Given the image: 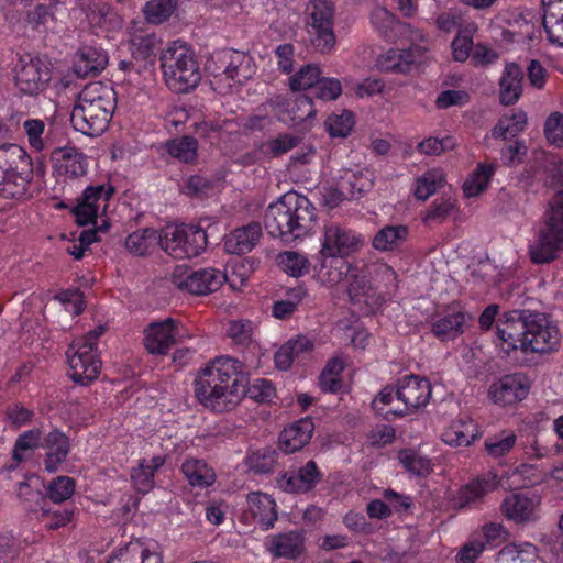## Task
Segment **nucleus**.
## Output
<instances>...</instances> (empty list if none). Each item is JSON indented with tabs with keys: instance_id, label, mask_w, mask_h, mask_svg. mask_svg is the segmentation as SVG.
Here are the masks:
<instances>
[{
	"instance_id": "obj_1",
	"label": "nucleus",
	"mask_w": 563,
	"mask_h": 563,
	"mask_svg": "<svg viewBox=\"0 0 563 563\" xmlns=\"http://www.w3.org/2000/svg\"><path fill=\"white\" fill-rule=\"evenodd\" d=\"M495 344L508 358L518 363L519 352L543 354L555 351L560 344V332L544 313L514 309L498 318Z\"/></svg>"
},
{
	"instance_id": "obj_2",
	"label": "nucleus",
	"mask_w": 563,
	"mask_h": 563,
	"mask_svg": "<svg viewBox=\"0 0 563 563\" xmlns=\"http://www.w3.org/2000/svg\"><path fill=\"white\" fill-rule=\"evenodd\" d=\"M195 393L199 402L214 412L231 410L244 393L242 363L228 355L216 357L199 372Z\"/></svg>"
},
{
	"instance_id": "obj_3",
	"label": "nucleus",
	"mask_w": 563,
	"mask_h": 563,
	"mask_svg": "<svg viewBox=\"0 0 563 563\" xmlns=\"http://www.w3.org/2000/svg\"><path fill=\"white\" fill-rule=\"evenodd\" d=\"M317 223V209L303 195L288 191L269 203L264 214V225L273 238L286 243L311 233Z\"/></svg>"
},
{
	"instance_id": "obj_4",
	"label": "nucleus",
	"mask_w": 563,
	"mask_h": 563,
	"mask_svg": "<svg viewBox=\"0 0 563 563\" xmlns=\"http://www.w3.org/2000/svg\"><path fill=\"white\" fill-rule=\"evenodd\" d=\"M362 244V235L346 225H325L320 251L321 261L313 266L317 279L328 287L345 280L349 273L354 271L349 258L360 251Z\"/></svg>"
},
{
	"instance_id": "obj_5",
	"label": "nucleus",
	"mask_w": 563,
	"mask_h": 563,
	"mask_svg": "<svg viewBox=\"0 0 563 563\" xmlns=\"http://www.w3.org/2000/svg\"><path fill=\"white\" fill-rule=\"evenodd\" d=\"M117 108L113 87L100 81L90 82L79 93L71 113L70 123L84 135H101L109 126Z\"/></svg>"
},
{
	"instance_id": "obj_6",
	"label": "nucleus",
	"mask_w": 563,
	"mask_h": 563,
	"mask_svg": "<svg viewBox=\"0 0 563 563\" xmlns=\"http://www.w3.org/2000/svg\"><path fill=\"white\" fill-rule=\"evenodd\" d=\"M428 378L409 374L398 378L396 386L387 385L373 400L375 413L386 421L402 418L428 405L431 398Z\"/></svg>"
},
{
	"instance_id": "obj_7",
	"label": "nucleus",
	"mask_w": 563,
	"mask_h": 563,
	"mask_svg": "<svg viewBox=\"0 0 563 563\" xmlns=\"http://www.w3.org/2000/svg\"><path fill=\"white\" fill-rule=\"evenodd\" d=\"M161 68L167 87L176 93L194 90L201 80L195 52L185 42L174 41L162 49Z\"/></svg>"
},
{
	"instance_id": "obj_8",
	"label": "nucleus",
	"mask_w": 563,
	"mask_h": 563,
	"mask_svg": "<svg viewBox=\"0 0 563 563\" xmlns=\"http://www.w3.org/2000/svg\"><path fill=\"white\" fill-rule=\"evenodd\" d=\"M34 169L30 154L20 145L0 146V196L5 199H26Z\"/></svg>"
},
{
	"instance_id": "obj_9",
	"label": "nucleus",
	"mask_w": 563,
	"mask_h": 563,
	"mask_svg": "<svg viewBox=\"0 0 563 563\" xmlns=\"http://www.w3.org/2000/svg\"><path fill=\"white\" fill-rule=\"evenodd\" d=\"M563 253V189L550 200L534 243L530 246L529 255L533 264H548Z\"/></svg>"
},
{
	"instance_id": "obj_10",
	"label": "nucleus",
	"mask_w": 563,
	"mask_h": 563,
	"mask_svg": "<svg viewBox=\"0 0 563 563\" xmlns=\"http://www.w3.org/2000/svg\"><path fill=\"white\" fill-rule=\"evenodd\" d=\"M103 331L104 328L99 327L75 339L68 346L66 351L68 376L75 384L88 386L99 377L102 361L98 340Z\"/></svg>"
},
{
	"instance_id": "obj_11",
	"label": "nucleus",
	"mask_w": 563,
	"mask_h": 563,
	"mask_svg": "<svg viewBox=\"0 0 563 563\" xmlns=\"http://www.w3.org/2000/svg\"><path fill=\"white\" fill-rule=\"evenodd\" d=\"M162 250L175 260L200 255L207 247L206 231L194 224H168L162 228Z\"/></svg>"
},
{
	"instance_id": "obj_12",
	"label": "nucleus",
	"mask_w": 563,
	"mask_h": 563,
	"mask_svg": "<svg viewBox=\"0 0 563 563\" xmlns=\"http://www.w3.org/2000/svg\"><path fill=\"white\" fill-rule=\"evenodd\" d=\"M307 30L316 51L328 54L336 43L334 34V3L332 0H310Z\"/></svg>"
},
{
	"instance_id": "obj_13",
	"label": "nucleus",
	"mask_w": 563,
	"mask_h": 563,
	"mask_svg": "<svg viewBox=\"0 0 563 563\" xmlns=\"http://www.w3.org/2000/svg\"><path fill=\"white\" fill-rule=\"evenodd\" d=\"M224 280L223 272L214 267L195 269L185 265H178L172 275V282L176 288L195 296H205L217 291Z\"/></svg>"
},
{
	"instance_id": "obj_14",
	"label": "nucleus",
	"mask_w": 563,
	"mask_h": 563,
	"mask_svg": "<svg viewBox=\"0 0 563 563\" xmlns=\"http://www.w3.org/2000/svg\"><path fill=\"white\" fill-rule=\"evenodd\" d=\"M500 481L495 471L478 474L449 497V505L454 510L475 509L499 487Z\"/></svg>"
},
{
	"instance_id": "obj_15",
	"label": "nucleus",
	"mask_w": 563,
	"mask_h": 563,
	"mask_svg": "<svg viewBox=\"0 0 563 563\" xmlns=\"http://www.w3.org/2000/svg\"><path fill=\"white\" fill-rule=\"evenodd\" d=\"M51 80V69L40 57L22 56L14 67V85L24 96H37Z\"/></svg>"
},
{
	"instance_id": "obj_16",
	"label": "nucleus",
	"mask_w": 563,
	"mask_h": 563,
	"mask_svg": "<svg viewBox=\"0 0 563 563\" xmlns=\"http://www.w3.org/2000/svg\"><path fill=\"white\" fill-rule=\"evenodd\" d=\"M162 43V38L155 32H135L129 41V51L132 59L121 60L119 68L124 71L134 70L140 74L147 66H153L161 51Z\"/></svg>"
},
{
	"instance_id": "obj_17",
	"label": "nucleus",
	"mask_w": 563,
	"mask_h": 563,
	"mask_svg": "<svg viewBox=\"0 0 563 563\" xmlns=\"http://www.w3.org/2000/svg\"><path fill=\"white\" fill-rule=\"evenodd\" d=\"M114 194V187L111 184H100L88 186L77 199V203L71 209L75 222L79 227L96 224L99 214L100 203L107 202Z\"/></svg>"
},
{
	"instance_id": "obj_18",
	"label": "nucleus",
	"mask_w": 563,
	"mask_h": 563,
	"mask_svg": "<svg viewBox=\"0 0 563 563\" xmlns=\"http://www.w3.org/2000/svg\"><path fill=\"white\" fill-rule=\"evenodd\" d=\"M278 518L275 499L262 492H251L246 495V505L242 509L241 521L245 525L268 530Z\"/></svg>"
},
{
	"instance_id": "obj_19",
	"label": "nucleus",
	"mask_w": 563,
	"mask_h": 563,
	"mask_svg": "<svg viewBox=\"0 0 563 563\" xmlns=\"http://www.w3.org/2000/svg\"><path fill=\"white\" fill-rule=\"evenodd\" d=\"M180 322L166 318L162 321L151 322L144 329V346L150 354L166 355L177 343Z\"/></svg>"
},
{
	"instance_id": "obj_20",
	"label": "nucleus",
	"mask_w": 563,
	"mask_h": 563,
	"mask_svg": "<svg viewBox=\"0 0 563 563\" xmlns=\"http://www.w3.org/2000/svg\"><path fill=\"white\" fill-rule=\"evenodd\" d=\"M41 450L43 465L47 473H57L71 452V439L58 427H53L44 434Z\"/></svg>"
},
{
	"instance_id": "obj_21",
	"label": "nucleus",
	"mask_w": 563,
	"mask_h": 563,
	"mask_svg": "<svg viewBox=\"0 0 563 563\" xmlns=\"http://www.w3.org/2000/svg\"><path fill=\"white\" fill-rule=\"evenodd\" d=\"M426 49L421 45L411 44L408 48H389L376 59V67L384 73L406 75L413 66L421 63Z\"/></svg>"
},
{
	"instance_id": "obj_22",
	"label": "nucleus",
	"mask_w": 563,
	"mask_h": 563,
	"mask_svg": "<svg viewBox=\"0 0 563 563\" xmlns=\"http://www.w3.org/2000/svg\"><path fill=\"white\" fill-rule=\"evenodd\" d=\"M530 380L521 373L505 375L489 388L492 400L500 406H511L527 398Z\"/></svg>"
},
{
	"instance_id": "obj_23",
	"label": "nucleus",
	"mask_w": 563,
	"mask_h": 563,
	"mask_svg": "<svg viewBox=\"0 0 563 563\" xmlns=\"http://www.w3.org/2000/svg\"><path fill=\"white\" fill-rule=\"evenodd\" d=\"M322 473L312 460L296 471H287L277 478V486L290 494H305L314 489L321 482Z\"/></svg>"
},
{
	"instance_id": "obj_24",
	"label": "nucleus",
	"mask_w": 563,
	"mask_h": 563,
	"mask_svg": "<svg viewBox=\"0 0 563 563\" xmlns=\"http://www.w3.org/2000/svg\"><path fill=\"white\" fill-rule=\"evenodd\" d=\"M54 173L57 176L78 178L88 169L87 156L75 146L56 147L51 152Z\"/></svg>"
},
{
	"instance_id": "obj_25",
	"label": "nucleus",
	"mask_w": 563,
	"mask_h": 563,
	"mask_svg": "<svg viewBox=\"0 0 563 563\" xmlns=\"http://www.w3.org/2000/svg\"><path fill=\"white\" fill-rule=\"evenodd\" d=\"M219 68L223 69L225 77L236 84H243L252 78L256 71L253 57L242 51L224 49L218 56Z\"/></svg>"
},
{
	"instance_id": "obj_26",
	"label": "nucleus",
	"mask_w": 563,
	"mask_h": 563,
	"mask_svg": "<svg viewBox=\"0 0 563 563\" xmlns=\"http://www.w3.org/2000/svg\"><path fill=\"white\" fill-rule=\"evenodd\" d=\"M354 271L349 273V277L352 280L349 284L347 292L350 299L354 303H364L371 308L379 307L385 302V298L382 292H378V288L373 285L369 277L357 266L353 265Z\"/></svg>"
},
{
	"instance_id": "obj_27",
	"label": "nucleus",
	"mask_w": 563,
	"mask_h": 563,
	"mask_svg": "<svg viewBox=\"0 0 563 563\" xmlns=\"http://www.w3.org/2000/svg\"><path fill=\"white\" fill-rule=\"evenodd\" d=\"M108 53L96 45H82L76 53L73 69L77 77H97L108 65Z\"/></svg>"
},
{
	"instance_id": "obj_28",
	"label": "nucleus",
	"mask_w": 563,
	"mask_h": 563,
	"mask_svg": "<svg viewBox=\"0 0 563 563\" xmlns=\"http://www.w3.org/2000/svg\"><path fill=\"white\" fill-rule=\"evenodd\" d=\"M314 423L311 417L301 418L286 427L279 435V449L285 453L301 450L312 438Z\"/></svg>"
},
{
	"instance_id": "obj_29",
	"label": "nucleus",
	"mask_w": 563,
	"mask_h": 563,
	"mask_svg": "<svg viewBox=\"0 0 563 563\" xmlns=\"http://www.w3.org/2000/svg\"><path fill=\"white\" fill-rule=\"evenodd\" d=\"M481 435L477 422L470 417L461 416L444 429L442 441L450 446H468Z\"/></svg>"
},
{
	"instance_id": "obj_30",
	"label": "nucleus",
	"mask_w": 563,
	"mask_h": 563,
	"mask_svg": "<svg viewBox=\"0 0 563 563\" xmlns=\"http://www.w3.org/2000/svg\"><path fill=\"white\" fill-rule=\"evenodd\" d=\"M261 236V224L252 221L228 234L224 239V249L230 254H246L255 247Z\"/></svg>"
},
{
	"instance_id": "obj_31",
	"label": "nucleus",
	"mask_w": 563,
	"mask_h": 563,
	"mask_svg": "<svg viewBox=\"0 0 563 563\" xmlns=\"http://www.w3.org/2000/svg\"><path fill=\"white\" fill-rule=\"evenodd\" d=\"M342 93L341 82L335 78H320L318 84L311 88L310 95H305L297 99L296 104L298 108L307 107L305 118H312L316 114L313 109V99L320 101L336 100Z\"/></svg>"
},
{
	"instance_id": "obj_32",
	"label": "nucleus",
	"mask_w": 563,
	"mask_h": 563,
	"mask_svg": "<svg viewBox=\"0 0 563 563\" xmlns=\"http://www.w3.org/2000/svg\"><path fill=\"white\" fill-rule=\"evenodd\" d=\"M525 73L516 63L506 64L499 79V100L504 106L515 104L522 95Z\"/></svg>"
},
{
	"instance_id": "obj_33",
	"label": "nucleus",
	"mask_w": 563,
	"mask_h": 563,
	"mask_svg": "<svg viewBox=\"0 0 563 563\" xmlns=\"http://www.w3.org/2000/svg\"><path fill=\"white\" fill-rule=\"evenodd\" d=\"M162 229L143 228L130 233L125 239V249L133 256H146L158 247L162 250Z\"/></svg>"
},
{
	"instance_id": "obj_34",
	"label": "nucleus",
	"mask_w": 563,
	"mask_h": 563,
	"mask_svg": "<svg viewBox=\"0 0 563 563\" xmlns=\"http://www.w3.org/2000/svg\"><path fill=\"white\" fill-rule=\"evenodd\" d=\"M543 27L551 44L563 47V0H542Z\"/></svg>"
},
{
	"instance_id": "obj_35",
	"label": "nucleus",
	"mask_w": 563,
	"mask_h": 563,
	"mask_svg": "<svg viewBox=\"0 0 563 563\" xmlns=\"http://www.w3.org/2000/svg\"><path fill=\"white\" fill-rule=\"evenodd\" d=\"M180 472L192 488L207 489L217 479L214 470L202 459H186L181 463Z\"/></svg>"
},
{
	"instance_id": "obj_36",
	"label": "nucleus",
	"mask_w": 563,
	"mask_h": 563,
	"mask_svg": "<svg viewBox=\"0 0 563 563\" xmlns=\"http://www.w3.org/2000/svg\"><path fill=\"white\" fill-rule=\"evenodd\" d=\"M107 563H163V559L158 552L150 551L144 543L134 540L114 551Z\"/></svg>"
},
{
	"instance_id": "obj_37",
	"label": "nucleus",
	"mask_w": 563,
	"mask_h": 563,
	"mask_svg": "<svg viewBox=\"0 0 563 563\" xmlns=\"http://www.w3.org/2000/svg\"><path fill=\"white\" fill-rule=\"evenodd\" d=\"M498 168L496 162H479L465 178L462 190L465 197L475 198L485 192Z\"/></svg>"
},
{
	"instance_id": "obj_38",
	"label": "nucleus",
	"mask_w": 563,
	"mask_h": 563,
	"mask_svg": "<svg viewBox=\"0 0 563 563\" xmlns=\"http://www.w3.org/2000/svg\"><path fill=\"white\" fill-rule=\"evenodd\" d=\"M166 459L162 455H155L152 459H142L139 465L131 470V481L133 487L139 494L145 495L154 487L155 473L165 464Z\"/></svg>"
},
{
	"instance_id": "obj_39",
	"label": "nucleus",
	"mask_w": 563,
	"mask_h": 563,
	"mask_svg": "<svg viewBox=\"0 0 563 563\" xmlns=\"http://www.w3.org/2000/svg\"><path fill=\"white\" fill-rule=\"evenodd\" d=\"M471 319L472 316L464 311L449 312L432 323L431 332L442 342L455 340Z\"/></svg>"
},
{
	"instance_id": "obj_40",
	"label": "nucleus",
	"mask_w": 563,
	"mask_h": 563,
	"mask_svg": "<svg viewBox=\"0 0 563 563\" xmlns=\"http://www.w3.org/2000/svg\"><path fill=\"white\" fill-rule=\"evenodd\" d=\"M303 537L300 532L289 531L279 533L269 540L268 551L275 558H286L295 560L299 558L303 550Z\"/></svg>"
},
{
	"instance_id": "obj_41",
	"label": "nucleus",
	"mask_w": 563,
	"mask_h": 563,
	"mask_svg": "<svg viewBox=\"0 0 563 563\" xmlns=\"http://www.w3.org/2000/svg\"><path fill=\"white\" fill-rule=\"evenodd\" d=\"M44 434L45 433L40 428H32L19 434L12 449V462L5 466V470L12 472L21 463L25 462V451L41 449Z\"/></svg>"
},
{
	"instance_id": "obj_42",
	"label": "nucleus",
	"mask_w": 563,
	"mask_h": 563,
	"mask_svg": "<svg viewBox=\"0 0 563 563\" xmlns=\"http://www.w3.org/2000/svg\"><path fill=\"white\" fill-rule=\"evenodd\" d=\"M537 503L534 498L523 493L511 494L503 501L504 515L516 522H525L531 519Z\"/></svg>"
},
{
	"instance_id": "obj_43",
	"label": "nucleus",
	"mask_w": 563,
	"mask_h": 563,
	"mask_svg": "<svg viewBox=\"0 0 563 563\" xmlns=\"http://www.w3.org/2000/svg\"><path fill=\"white\" fill-rule=\"evenodd\" d=\"M477 31V23H467L462 30L456 32L450 44L454 62L465 63L470 58L475 44L473 38Z\"/></svg>"
},
{
	"instance_id": "obj_44",
	"label": "nucleus",
	"mask_w": 563,
	"mask_h": 563,
	"mask_svg": "<svg viewBox=\"0 0 563 563\" xmlns=\"http://www.w3.org/2000/svg\"><path fill=\"white\" fill-rule=\"evenodd\" d=\"M167 153L184 164H194L198 158V140L190 135H183L166 142Z\"/></svg>"
},
{
	"instance_id": "obj_45",
	"label": "nucleus",
	"mask_w": 563,
	"mask_h": 563,
	"mask_svg": "<svg viewBox=\"0 0 563 563\" xmlns=\"http://www.w3.org/2000/svg\"><path fill=\"white\" fill-rule=\"evenodd\" d=\"M408 233L406 225H386L374 235L372 246L380 252L391 251L407 240Z\"/></svg>"
},
{
	"instance_id": "obj_46",
	"label": "nucleus",
	"mask_w": 563,
	"mask_h": 563,
	"mask_svg": "<svg viewBox=\"0 0 563 563\" xmlns=\"http://www.w3.org/2000/svg\"><path fill=\"white\" fill-rule=\"evenodd\" d=\"M517 435L511 430H501L500 432L488 435L484 441V449L492 459H501L507 456L517 444Z\"/></svg>"
},
{
	"instance_id": "obj_47",
	"label": "nucleus",
	"mask_w": 563,
	"mask_h": 563,
	"mask_svg": "<svg viewBox=\"0 0 563 563\" xmlns=\"http://www.w3.org/2000/svg\"><path fill=\"white\" fill-rule=\"evenodd\" d=\"M445 184V174L441 168H431L416 178L413 195L426 201Z\"/></svg>"
},
{
	"instance_id": "obj_48",
	"label": "nucleus",
	"mask_w": 563,
	"mask_h": 563,
	"mask_svg": "<svg viewBox=\"0 0 563 563\" xmlns=\"http://www.w3.org/2000/svg\"><path fill=\"white\" fill-rule=\"evenodd\" d=\"M278 267L291 277H301L309 274L311 263L306 254L296 251H284L277 256Z\"/></svg>"
},
{
	"instance_id": "obj_49",
	"label": "nucleus",
	"mask_w": 563,
	"mask_h": 563,
	"mask_svg": "<svg viewBox=\"0 0 563 563\" xmlns=\"http://www.w3.org/2000/svg\"><path fill=\"white\" fill-rule=\"evenodd\" d=\"M227 334L232 340L233 344L242 350H255L257 347L253 339L254 323L250 320L239 319L230 321Z\"/></svg>"
},
{
	"instance_id": "obj_50",
	"label": "nucleus",
	"mask_w": 563,
	"mask_h": 563,
	"mask_svg": "<svg viewBox=\"0 0 563 563\" xmlns=\"http://www.w3.org/2000/svg\"><path fill=\"white\" fill-rule=\"evenodd\" d=\"M4 421L10 424L13 429H21L25 426H30L34 418V409L26 407L21 401H12L8 404L3 411Z\"/></svg>"
},
{
	"instance_id": "obj_51",
	"label": "nucleus",
	"mask_w": 563,
	"mask_h": 563,
	"mask_svg": "<svg viewBox=\"0 0 563 563\" xmlns=\"http://www.w3.org/2000/svg\"><path fill=\"white\" fill-rule=\"evenodd\" d=\"M76 482L74 478L59 475L53 478L46 487V496L54 504H62L68 500L75 493Z\"/></svg>"
},
{
	"instance_id": "obj_52",
	"label": "nucleus",
	"mask_w": 563,
	"mask_h": 563,
	"mask_svg": "<svg viewBox=\"0 0 563 563\" xmlns=\"http://www.w3.org/2000/svg\"><path fill=\"white\" fill-rule=\"evenodd\" d=\"M277 461V452L271 448H263L251 453L246 463L249 468L255 474L272 473Z\"/></svg>"
},
{
	"instance_id": "obj_53",
	"label": "nucleus",
	"mask_w": 563,
	"mask_h": 563,
	"mask_svg": "<svg viewBox=\"0 0 563 563\" xmlns=\"http://www.w3.org/2000/svg\"><path fill=\"white\" fill-rule=\"evenodd\" d=\"M435 26L439 31L444 33L459 32L467 23H476L467 19L460 9H449L439 13L435 18Z\"/></svg>"
},
{
	"instance_id": "obj_54",
	"label": "nucleus",
	"mask_w": 563,
	"mask_h": 563,
	"mask_svg": "<svg viewBox=\"0 0 563 563\" xmlns=\"http://www.w3.org/2000/svg\"><path fill=\"white\" fill-rule=\"evenodd\" d=\"M455 202L449 197H439L432 201L428 210L422 214L424 224L442 223L452 213Z\"/></svg>"
},
{
	"instance_id": "obj_55",
	"label": "nucleus",
	"mask_w": 563,
	"mask_h": 563,
	"mask_svg": "<svg viewBox=\"0 0 563 563\" xmlns=\"http://www.w3.org/2000/svg\"><path fill=\"white\" fill-rule=\"evenodd\" d=\"M527 125V114L523 111H517L510 117L501 118L494 129V134L504 140L515 137L522 132Z\"/></svg>"
},
{
	"instance_id": "obj_56",
	"label": "nucleus",
	"mask_w": 563,
	"mask_h": 563,
	"mask_svg": "<svg viewBox=\"0 0 563 563\" xmlns=\"http://www.w3.org/2000/svg\"><path fill=\"white\" fill-rule=\"evenodd\" d=\"M321 78V69L316 65H306L301 67L290 78V89L292 91L308 90L307 95H310V90L314 87Z\"/></svg>"
},
{
	"instance_id": "obj_57",
	"label": "nucleus",
	"mask_w": 563,
	"mask_h": 563,
	"mask_svg": "<svg viewBox=\"0 0 563 563\" xmlns=\"http://www.w3.org/2000/svg\"><path fill=\"white\" fill-rule=\"evenodd\" d=\"M177 2L178 0H151L145 4L144 14L148 22L161 24L170 18Z\"/></svg>"
},
{
	"instance_id": "obj_58",
	"label": "nucleus",
	"mask_w": 563,
	"mask_h": 563,
	"mask_svg": "<svg viewBox=\"0 0 563 563\" xmlns=\"http://www.w3.org/2000/svg\"><path fill=\"white\" fill-rule=\"evenodd\" d=\"M399 462L407 472L418 477H427L432 471L430 459L420 456L413 451L400 452Z\"/></svg>"
},
{
	"instance_id": "obj_59",
	"label": "nucleus",
	"mask_w": 563,
	"mask_h": 563,
	"mask_svg": "<svg viewBox=\"0 0 563 563\" xmlns=\"http://www.w3.org/2000/svg\"><path fill=\"white\" fill-rule=\"evenodd\" d=\"M354 123V114L349 110H343L340 114H332L325 121L327 130L333 137H346Z\"/></svg>"
},
{
	"instance_id": "obj_60",
	"label": "nucleus",
	"mask_w": 563,
	"mask_h": 563,
	"mask_svg": "<svg viewBox=\"0 0 563 563\" xmlns=\"http://www.w3.org/2000/svg\"><path fill=\"white\" fill-rule=\"evenodd\" d=\"M299 144V139L295 135L284 133L279 134L277 137L273 140H268L264 142L261 146V150L265 154H269L273 157L282 156L292 148H295Z\"/></svg>"
},
{
	"instance_id": "obj_61",
	"label": "nucleus",
	"mask_w": 563,
	"mask_h": 563,
	"mask_svg": "<svg viewBox=\"0 0 563 563\" xmlns=\"http://www.w3.org/2000/svg\"><path fill=\"white\" fill-rule=\"evenodd\" d=\"M192 132L213 146L220 142L222 124L216 120H202L192 124Z\"/></svg>"
},
{
	"instance_id": "obj_62",
	"label": "nucleus",
	"mask_w": 563,
	"mask_h": 563,
	"mask_svg": "<svg viewBox=\"0 0 563 563\" xmlns=\"http://www.w3.org/2000/svg\"><path fill=\"white\" fill-rule=\"evenodd\" d=\"M244 395H247L257 402H265L269 401L274 397L275 387L268 379L256 378L247 386L244 385V393L242 396Z\"/></svg>"
},
{
	"instance_id": "obj_63",
	"label": "nucleus",
	"mask_w": 563,
	"mask_h": 563,
	"mask_svg": "<svg viewBox=\"0 0 563 563\" xmlns=\"http://www.w3.org/2000/svg\"><path fill=\"white\" fill-rule=\"evenodd\" d=\"M23 130L27 136V142L32 150L41 152L46 148L43 137L45 132V123L40 119H27L23 123Z\"/></svg>"
},
{
	"instance_id": "obj_64",
	"label": "nucleus",
	"mask_w": 563,
	"mask_h": 563,
	"mask_svg": "<svg viewBox=\"0 0 563 563\" xmlns=\"http://www.w3.org/2000/svg\"><path fill=\"white\" fill-rule=\"evenodd\" d=\"M544 134L552 145L563 146V114L553 112L548 117L544 123Z\"/></svg>"
}]
</instances>
